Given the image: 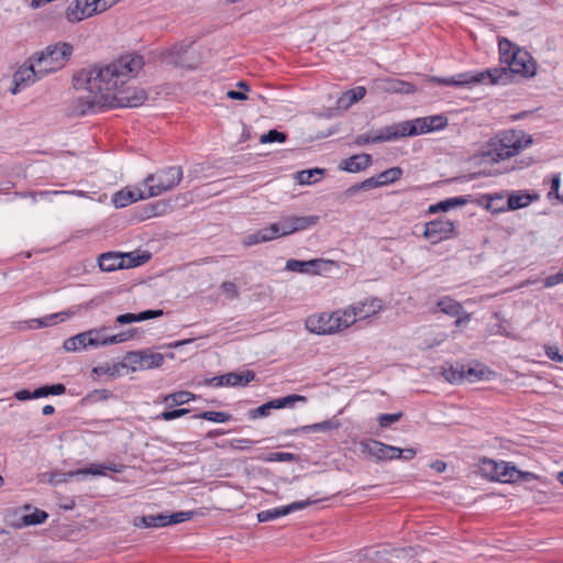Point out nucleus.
<instances>
[{"mask_svg":"<svg viewBox=\"0 0 563 563\" xmlns=\"http://www.w3.org/2000/svg\"><path fill=\"white\" fill-rule=\"evenodd\" d=\"M373 163L372 155L362 153L350 156L343 159L339 168L347 173H358L368 168Z\"/></svg>","mask_w":563,"mask_h":563,"instance_id":"obj_22","label":"nucleus"},{"mask_svg":"<svg viewBox=\"0 0 563 563\" xmlns=\"http://www.w3.org/2000/svg\"><path fill=\"white\" fill-rule=\"evenodd\" d=\"M195 418L217 422L224 423L231 419V415L223 411H202L199 415L195 416Z\"/></svg>","mask_w":563,"mask_h":563,"instance_id":"obj_40","label":"nucleus"},{"mask_svg":"<svg viewBox=\"0 0 563 563\" xmlns=\"http://www.w3.org/2000/svg\"><path fill=\"white\" fill-rule=\"evenodd\" d=\"M361 451L373 456L377 462H382L396 460L399 448L369 439L361 442Z\"/></svg>","mask_w":563,"mask_h":563,"instance_id":"obj_14","label":"nucleus"},{"mask_svg":"<svg viewBox=\"0 0 563 563\" xmlns=\"http://www.w3.org/2000/svg\"><path fill=\"white\" fill-rule=\"evenodd\" d=\"M395 141L391 125H387L379 131H368L365 134L357 135L354 139V144L357 146H364L371 143H382Z\"/></svg>","mask_w":563,"mask_h":563,"instance_id":"obj_21","label":"nucleus"},{"mask_svg":"<svg viewBox=\"0 0 563 563\" xmlns=\"http://www.w3.org/2000/svg\"><path fill=\"white\" fill-rule=\"evenodd\" d=\"M351 325V320L345 318L343 310H336L331 313H321L310 316L306 320V328L311 333L319 335L333 334Z\"/></svg>","mask_w":563,"mask_h":563,"instance_id":"obj_6","label":"nucleus"},{"mask_svg":"<svg viewBox=\"0 0 563 563\" xmlns=\"http://www.w3.org/2000/svg\"><path fill=\"white\" fill-rule=\"evenodd\" d=\"M518 47L512 45V43L506 38H503L499 41V54H500V60L501 63L507 64L511 59V54L515 53V51Z\"/></svg>","mask_w":563,"mask_h":563,"instance_id":"obj_44","label":"nucleus"},{"mask_svg":"<svg viewBox=\"0 0 563 563\" xmlns=\"http://www.w3.org/2000/svg\"><path fill=\"white\" fill-rule=\"evenodd\" d=\"M290 217L292 219L294 228H295L296 232L309 229V228L316 225L319 221L318 216H302V217L290 216Z\"/></svg>","mask_w":563,"mask_h":563,"instance_id":"obj_39","label":"nucleus"},{"mask_svg":"<svg viewBox=\"0 0 563 563\" xmlns=\"http://www.w3.org/2000/svg\"><path fill=\"white\" fill-rule=\"evenodd\" d=\"M287 139V135L284 132H279L275 129L269 130L267 133L263 134L260 139V142L263 144L266 143H284Z\"/></svg>","mask_w":563,"mask_h":563,"instance_id":"obj_46","label":"nucleus"},{"mask_svg":"<svg viewBox=\"0 0 563 563\" xmlns=\"http://www.w3.org/2000/svg\"><path fill=\"white\" fill-rule=\"evenodd\" d=\"M129 358L133 363H139L140 368L151 369L161 367L164 363L165 356L162 353L144 350L130 353Z\"/></svg>","mask_w":563,"mask_h":563,"instance_id":"obj_19","label":"nucleus"},{"mask_svg":"<svg viewBox=\"0 0 563 563\" xmlns=\"http://www.w3.org/2000/svg\"><path fill=\"white\" fill-rule=\"evenodd\" d=\"M320 499H306L300 501H294L286 506H280L272 509L262 510L257 514V520L260 522H268L276 520L280 517L287 516L294 511L302 510L310 505L318 503Z\"/></svg>","mask_w":563,"mask_h":563,"instance_id":"obj_16","label":"nucleus"},{"mask_svg":"<svg viewBox=\"0 0 563 563\" xmlns=\"http://www.w3.org/2000/svg\"><path fill=\"white\" fill-rule=\"evenodd\" d=\"M532 143V136L522 130H504L495 134L482 146L479 156L486 163L498 164L518 155L531 146Z\"/></svg>","mask_w":563,"mask_h":563,"instance_id":"obj_3","label":"nucleus"},{"mask_svg":"<svg viewBox=\"0 0 563 563\" xmlns=\"http://www.w3.org/2000/svg\"><path fill=\"white\" fill-rule=\"evenodd\" d=\"M424 118L427 119L426 121L429 133L441 131L448 125V118L443 114L429 115Z\"/></svg>","mask_w":563,"mask_h":563,"instance_id":"obj_42","label":"nucleus"},{"mask_svg":"<svg viewBox=\"0 0 563 563\" xmlns=\"http://www.w3.org/2000/svg\"><path fill=\"white\" fill-rule=\"evenodd\" d=\"M192 514L189 511H177L170 515H167V523L168 526L177 525L185 522L191 519Z\"/></svg>","mask_w":563,"mask_h":563,"instance_id":"obj_52","label":"nucleus"},{"mask_svg":"<svg viewBox=\"0 0 563 563\" xmlns=\"http://www.w3.org/2000/svg\"><path fill=\"white\" fill-rule=\"evenodd\" d=\"M294 460H296L295 454L289 452H272L266 457V461L268 462H291Z\"/></svg>","mask_w":563,"mask_h":563,"instance_id":"obj_54","label":"nucleus"},{"mask_svg":"<svg viewBox=\"0 0 563 563\" xmlns=\"http://www.w3.org/2000/svg\"><path fill=\"white\" fill-rule=\"evenodd\" d=\"M63 347L67 352H77L80 350H87L89 345L87 344V335L86 331L82 333H78L71 338H68L64 341Z\"/></svg>","mask_w":563,"mask_h":563,"instance_id":"obj_33","label":"nucleus"},{"mask_svg":"<svg viewBox=\"0 0 563 563\" xmlns=\"http://www.w3.org/2000/svg\"><path fill=\"white\" fill-rule=\"evenodd\" d=\"M71 314H73V312H70V311H63V312L47 314L45 317H46L48 324L53 325V324H57V323L64 321L66 318H68Z\"/></svg>","mask_w":563,"mask_h":563,"instance_id":"obj_55","label":"nucleus"},{"mask_svg":"<svg viewBox=\"0 0 563 563\" xmlns=\"http://www.w3.org/2000/svg\"><path fill=\"white\" fill-rule=\"evenodd\" d=\"M79 475L76 471H69V472H52L49 474L48 483L56 486L58 484L65 483L68 479Z\"/></svg>","mask_w":563,"mask_h":563,"instance_id":"obj_45","label":"nucleus"},{"mask_svg":"<svg viewBox=\"0 0 563 563\" xmlns=\"http://www.w3.org/2000/svg\"><path fill=\"white\" fill-rule=\"evenodd\" d=\"M167 64L184 68H195L196 62L192 58L190 45L176 44L162 55Z\"/></svg>","mask_w":563,"mask_h":563,"instance_id":"obj_15","label":"nucleus"},{"mask_svg":"<svg viewBox=\"0 0 563 563\" xmlns=\"http://www.w3.org/2000/svg\"><path fill=\"white\" fill-rule=\"evenodd\" d=\"M382 309V301L377 298H368L343 309L345 318L351 320V325L357 320L367 319Z\"/></svg>","mask_w":563,"mask_h":563,"instance_id":"obj_11","label":"nucleus"},{"mask_svg":"<svg viewBox=\"0 0 563 563\" xmlns=\"http://www.w3.org/2000/svg\"><path fill=\"white\" fill-rule=\"evenodd\" d=\"M442 375L446 382L451 384H460L465 380V368L462 365H451L443 368Z\"/></svg>","mask_w":563,"mask_h":563,"instance_id":"obj_35","label":"nucleus"},{"mask_svg":"<svg viewBox=\"0 0 563 563\" xmlns=\"http://www.w3.org/2000/svg\"><path fill=\"white\" fill-rule=\"evenodd\" d=\"M278 225V236H286L291 233H295L294 222L291 217L282 218L278 222H275Z\"/></svg>","mask_w":563,"mask_h":563,"instance_id":"obj_47","label":"nucleus"},{"mask_svg":"<svg viewBox=\"0 0 563 563\" xmlns=\"http://www.w3.org/2000/svg\"><path fill=\"white\" fill-rule=\"evenodd\" d=\"M561 283H563V272L547 276L543 280V285L547 288L554 287Z\"/></svg>","mask_w":563,"mask_h":563,"instance_id":"obj_57","label":"nucleus"},{"mask_svg":"<svg viewBox=\"0 0 563 563\" xmlns=\"http://www.w3.org/2000/svg\"><path fill=\"white\" fill-rule=\"evenodd\" d=\"M340 426H341V423H340L339 420L330 419V420H324L322 422H317V423H313V424L303 426V427L296 428V429H288V430H286L284 432V434L291 435V434H295L297 432H303V433H308V432H327V431H330V430L338 429V428H340Z\"/></svg>","mask_w":563,"mask_h":563,"instance_id":"obj_24","label":"nucleus"},{"mask_svg":"<svg viewBox=\"0 0 563 563\" xmlns=\"http://www.w3.org/2000/svg\"><path fill=\"white\" fill-rule=\"evenodd\" d=\"M258 243H262V240H260L258 231H256V232H254L252 234H249L243 240V244L245 246H252V245H255V244H258Z\"/></svg>","mask_w":563,"mask_h":563,"instance_id":"obj_64","label":"nucleus"},{"mask_svg":"<svg viewBox=\"0 0 563 563\" xmlns=\"http://www.w3.org/2000/svg\"><path fill=\"white\" fill-rule=\"evenodd\" d=\"M539 199V195L536 192H529L526 190H515L509 194L507 199V207L509 210H517L528 207L531 202Z\"/></svg>","mask_w":563,"mask_h":563,"instance_id":"obj_23","label":"nucleus"},{"mask_svg":"<svg viewBox=\"0 0 563 563\" xmlns=\"http://www.w3.org/2000/svg\"><path fill=\"white\" fill-rule=\"evenodd\" d=\"M437 307L441 312L452 318L457 314L464 313L463 306L455 299L448 296L438 300Z\"/></svg>","mask_w":563,"mask_h":563,"instance_id":"obj_30","label":"nucleus"},{"mask_svg":"<svg viewBox=\"0 0 563 563\" xmlns=\"http://www.w3.org/2000/svg\"><path fill=\"white\" fill-rule=\"evenodd\" d=\"M253 444V441L250 439H233L230 441V446L233 449H247Z\"/></svg>","mask_w":563,"mask_h":563,"instance_id":"obj_61","label":"nucleus"},{"mask_svg":"<svg viewBox=\"0 0 563 563\" xmlns=\"http://www.w3.org/2000/svg\"><path fill=\"white\" fill-rule=\"evenodd\" d=\"M547 356L555 362H562L563 355L559 352V350L555 346H549L545 350Z\"/></svg>","mask_w":563,"mask_h":563,"instance_id":"obj_63","label":"nucleus"},{"mask_svg":"<svg viewBox=\"0 0 563 563\" xmlns=\"http://www.w3.org/2000/svg\"><path fill=\"white\" fill-rule=\"evenodd\" d=\"M133 526L137 528H163L168 527L167 515L156 514L136 517L133 520Z\"/></svg>","mask_w":563,"mask_h":563,"instance_id":"obj_26","label":"nucleus"},{"mask_svg":"<svg viewBox=\"0 0 563 563\" xmlns=\"http://www.w3.org/2000/svg\"><path fill=\"white\" fill-rule=\"evenodd\" d=\"M148 255H134V253L108 252L98 257V265L103 272H114L117 269L136 267L145 263Z\"/></svg>","mask_w":563,"mask_h":563,"instance_id":"obj_7","label":"nucleus"},{"mask_svg":"<svg viewBox=\"0 0 563 563\" xmlns=\"http://www.w3.org/2000/svg\"><path fill=\"white\" fill-rule=\"evenodd\" d=\"M21 510L25 512L23 515V525H27V527L41 525L48 518L46 511L32 507L29 504L23 505Z\"/></svg>","mask_w":563,"mask_h":563,"instance_id":"obj_28","label":"nucleus"},{"mask_svg":"<svg viewBox=\"0 0 563 563\" xmlns=\"http://www.w3.org/2000/svg\"><path fill=\"white\" fill-rule=\"evenodd\" d=\"M377 187H382L377 176L376 177H371V178H367V179H365V180H363L361 183H357L355 185L350 186L344 191V196L346 198H352L356 194H358L360 191H368V190L377 188Z\"/></svg>","mask_w":563,"mask_h":563,"instance_id":"obj_31","label":"nucleus"},{"mask_svg":"<svg viewBox=\"0 0 563 563\" xmlns=\"http://www.w3.org/2000/svg\"><path fill=\"white\" fill-rule=\"evenodd\" d=\"M45 74L38 73L36 68V59L32 56L30 58V65H22L13 76V88L11 92L13 95L19 93L22 89L34 84L36 80L45 77Z\"/></svg>","mask_w":563,"mask_h":563,"instance_id":"obj_12","label":"nucleus"},{"mask_svg":"<svg viewBox=\"0 0 563 563\" xmlns=\"http://www.w3.org/2000/svg\"><path fill=\"white\" fill-rule=\"evenodd\" d=\"M183 169L179 166H169L147 175L144 186L148 197L159 196L175 188L183 179Z\"/></svg>","mask_w":563,"mask_h":563,"instance_id":"obj_5","label":"nucleus"},{"mask_svg":"<svg viewBox=\"0 0 563 563\" xmlns=\"http://www.w3.org/2000/svg\"><path fill=\"white\" fill-rule=\"evenodd\" d=\"M274 405L276 409H283V408H291L296 405V402H307V397L302 395H288L282 398L273 399Z\"/></svg>","mask_w":563,"mask_h":563,"instance_id":"obj_37","label":"nucleus"},{"mask_svg":"<svg viewBox=\"0 0 563 563\" xmlns=\"http://www.w3.org/2000/svg\"><path fill=\"white\" fill-rule=\"evenodd\" d=\"M99 13L102 11L98 0H74L65 11V19L69 23H79Z\"/></svg>","mask_w":563,"mask_h":563,"instance_id":"obj_9","label":"nucleus"},{"mask_svg":"<svg viewBox=\"0 0 563 563\" xmlns=\"http://www.w3.org/2000/svg\"><path fill=\"white\" fill-rule=\"evenodd\" d=\"M8 522L14 529H22L27 527V525H23V515L18 516V510H14L8 516Z\"/></svg>","mask_w":563,"mask_h":563,"instance_id":"obj_56","label":"nucleus"},{"mask_svg":"<svg viewBox=\"0 0 563 563\" xmlns=\"http://www.w3.org/2000/svg\"><path fill=\"white\" fill-rule=\"evenodd\" d=\"M144 57L125 54L104 66L82 69L75 78V87L84 89L73 103V114L87 115L113 108H136L147 95L140 88H124L144 67Z\"/></svg>","mask_w":563,"mask_h":563,"instance_id":"obj_1","label":"nucleus"},{"mask_svg":"<svg viewBox=\"0 0 563 563\" xmlns=\"http://www.w3.org/2000/svg\"><path fill=\"white\" fill-rule=\"evenodd\" d=\"M66 387L63 384L44 385L32 391L33 399L47 397L49 395L59 396L65 394Z\"/></svg>","mask_w":563,"mask_h":563,"instance_id":"obj_36","label":"nucleus"},{"mask_svg":"<svg viewBox=\"0 0 563 563\" xmlns=\"http://www.w3.org/2000/svg\"><path fill=\"white\" fill-rule=\"evenodd\" d=\"M335 262L324 258H314L309 261L288 260L285 269L299 274L320 275L331 271Z\"/></svg>","mask_w":563,"mask_h":563,"instance_id":"obj_10","label":"nucleus"},{"mask_svg":"<svg viewBox=\"0 0 563 563\" xmlns=\"http://www.w3.org/2000/svg\"><path fill=\"white\" fill-rule=\"evenodd\" d=\"M255 379V373L253 371H245L242 373L231 372L220 376H213L206 379L205 384L212 387H236L246 386L249 383Z\"/></svg>","mask_w":563,"mask_h":563,"instance_id":"obj_17","label":"nucleus"},{"mask_svg":"<svg viewBox=\"0 0 563 563\" xmlns=\"http://www.w3.org/2000/svg\"><path fill=\"white\" fill-rule=\"evenodd\" d=\"M481 470L485 476L501 483H514V474L517 473V468L509 462L487 457L482 460Z\"/></svg>","mask_w":563,"mask_h":563,"instance_id":"obj_8","label":"nucleus"},{"mask_svg":"<svg viewBox=\"0 0 563 563\" xmlns=\"http://www.w3.org/2000/svg\"><path fill=\"white\" fill-rule=\"evenodd\" d=\"M147 198L150 197L145 188L122 189L113 195L112 202L117 208H124L133 202Z\"/></svg>","mask_w":563,"mask_h":563,"instance_id":"obj_20","label":"nucleus"},{"mask_svg":"<svg viewBox=\"0 0 563 563\" xmlns=\"http://www.w3.org/2000/svg\"><path fill=\"white\" fill-rule=\"evenodd\" d=\"M427 119L424 117L391 124L395 140L405 136H416L429 133Z\"/></svg>","mask_w":563,"mask_h":563,"instance_id":"obj_18","label":"nucleus"},{"mask_svg":"<svg viewBox=\"0 0 563 563\" xmlns=\"http://www.w3.org/2000/svg\"><path fill=\"white\" fill-rule=\"evenodd\" d=\"M106 471H110L113 473H121L123 471V465L117 464V463L93 464L89 467L77 470V473L79 475L104 476Z\"/></svg>","mask_w":563,"mask_h":563,"instance_id":"obj_29","label":"nucleus"},{"mask_svg":"<svg viewBox=\"0 0 563 563\" xmlns=\"http://www.w3.org/2000/svg\"><path fill=\"white\" fill-rule=\"evenodd\" d=\"M508 68H489L484 71H464L451 77L433 76L430 82L441 86H452L456 88H471L477 84H507L512 74H519L525 77H533L537 74V63L533 57L525 49L517 48L511 54V59L507 63Z\"/></svg>","mask_w":563,"mask_h":563,"instance_id":"obj_2","label":"nucleus"},{"mask_svg":"<svg viewBox=\"0 0 563 563\" xmlns=\"http://www.w3.org/2000/svg\"><path fill=\"white\" fill-rule=\"evenodd\" d=\"M273 409H276L275 405H274V400H269V401L258 406L257 408L250 410L249 418L252 420H255L258 418L267 417L271 415V411Z\"/></svg>","mask_w":563,"mask_h":563,"instance_id":"obj_43","label":"nucleus"},{"mask_svg":"<svg viewBox=\"0 0 563 563\" xmlns=\"http://www.w3.org/2000/svg\"><path fill=\"white\" fill-rule=\"evenodd\" d=\"M467 202V199L465 197H453V198H449V199H445L443 201H440L435 205H431L429 207V212L430 213H435V212H439V211H449L455 207H460V206H464L465 203Z\"/></svg>","mask_w":563,"mask_h":563,"instance_id":"obj_32","label":"nucleus"},{"mask_svg":"<svg viewBox=\"0 0 563 563\" xmlns=\"http://www.w3.org/2000/svg\"><path fill=\"white\" fill-rule=\"evenodd\" d=\"M390 89L395 90V91H398V92H404V93H411L413 92L415 88L411 84H408V82H405V81H396L391 87Z\"/></svg>","mask_w":563,"mask_h":563,"instance_id":"obj_58","label":"nucleus"},{"mask_svg":"<svg viewBox=\"0 0 563 563\" xmlns=\"http://www.w3.org/2000/svg\"><path fill=\"white\" fill-rule=\"evenodd\" d=\"M106 328H97V329H90L88 331H86V335H87V344L89 345V347H92V349H97L99 346H103V332H104Z\"/></svg>","mask_w":563,"mask_h":563,"instance_id":"obj_41","label":"nucleus"},{"mask_svg":"<svg viewBox=\"0 0 563 563\" xmlns=\"http://www.w3.org/2000/svg\"><path fill=\"white\" fill-rule=\"evenodd\" d=\"M192 399H195L194 394H191L189 391L180 390V391L165 395L163 397V402L167 404L169 407H174V406H180V405L188 404Z\"/></svg>","mask_w":563,"mask_h":563,"instance_id":"obj_34","label":"nucleus"},{"mask_svg":"<svg viewBox=\"0 0 563 563\" xmlns=\"http://www.w3.org/2000/svg\"><path fill=\"white\" fill-rule=\"evenodd\" d=\"M164 314L163 310H145L140 313H124L119 314L115 319V321L120 324H129L132 322H141L148 319H154L162 317Z\"/></svg>","mask_w":563,"mask_h":563,"instance_id":"obj_27","label":"nucleus"},{"mask_svg":"<svg viewBox=\"0 0 563 563\" xmlns=\"http://www.w3.org/2000/svg\"><path fill=\"white\" fill-rule=\"evenodd\" d=\"M560 183H561L560 175H558V174L554 175L552 178L549 197H552L554 195L555 198L561 199V197L559 195Z\"/></svg>","mask_w":563,"mask_h":563,"instance_id":"obj_62","label":"nucleus"},{"mask_svg":"<svg viewBox=\"0 0 563 563\" xmlns=\"http://www.w3.org/2000/svg\"><path fill=\"white\" fill-rule=\"evenodd\" d=\"M401 417H402V412L401 411L394 412V413H380L377 417V421H378V424L382 428H388L391 424L398 422L401 419Z\"/></svg>","mask_w":563,"mask_h":563,"instance_id":"obj_49","label":"nucleus"},{"mask_svg":"<svg viewBox=\"0 0 563 563\" xmlns=\"http://www.w3.org/2000/svg\"><path fill=\"white\" fill-rule=\"evenodd\" d=\"M74 47L66 42H57L48 45L44 51L36 52L33 57L36 59L38 73L48 75L62 69L73 54Z\"/></svg>","mask_w":563,"mask_h":563,"instance_id":"obj_4","label":"nucleus"},{"mask_svg":"<svg viewBox=\"0 0 563 563\" xmlns=\"http://www.w3.org/2000/svg\"><path fill=\"white\" fill-rule=\"evenodd\" d=\"M278 232V225L272 223L271 225L258 230L260 240H262V243H264L277 239L279 238Z\"/></svg>","mask_w":563,"mask_h":563,"instance_id":"obj_50","label":"nucleus"},{"mask_svg":"<svg viewBox=\"0 0 563 563\" xmlns=\"http://www.w3.org/2000/svg\"><path fill=\"white\" fill-rule=\"evenodd\" d=\"M190 410L189 409H186V408H181V409H174V410H165L163 412H161L156 419H161V420H164V421H170V420H174V419H177V418H180L187 413H189Z\"/></svg>","mask_w":563,"mask_h":563,"instance_id":"obj_51","label":"nucleus"},{"mask_svg":"<svg viewBox=\"0 0 563 563\" xmlns=\"http://www.w3.org/2000/svg\"><path fill=\"white\" fill-rule=\"evenodd\" d=\"M366 95V89L362 86L355 87L342 93L336 100V108L347 110L354 103L360 101Z\"/></svg>","mask_w":563,"mask_h":563,"instance_id":"obj_25","label":"nucleus"},{"mask_svg":"<svg viewBox=\"0 0 563 563\" xmlns=\"http://www.w3.org/2000/svg\"><path fill=\"white\" fill-rule=\"evenodd\" d=\"M455 225L446 218L432 220L426 223L423 236L435 244L454 235Z\"/></svg>","mask_w":563,"mask_h":563,"instance_id":"obj_13","label":"nucleus"},{"mask_svg":"<svg viewBox=\"0 0 563 563\" xmlns=\"http://www.w3.org/2000/svg\"><path fill=\"white\" fill-rule=\"evenodd\" d=\"M401 176L402 169L396 166L382 172L377 175V178L383 187L397 181Z\"/></svg>","mask_w":563,"mask_h":563,"instance_id":"obj_38","label":"nucleus"},{"mask_svg":"<svg viewBox=\"0 0 563 563\" xmlns=\"http://www.w3.org/2000/svg\"><path fill=\"white\" fill-rule=\"evenodd\" d=\"M416 455H417V450H415L412 448H407V449L399 448V452H397V459L402 460V461H410Z\"/></svg>","mask_w":563,"mask_h":563,"instance_id":"obj_59","label":"nucleus"},{"mask_svg":"<svg viewBox=\"0 0 563 563\" xmlns=\"http://www.w3.org/2000/svg\"><path fill=\"white\" fill-rule=\"evenodd\" d=\"M220 287L228 299L234 300L239 298V290L234 283L223 282Z\"/></svg>","mask_w":563,"mask_h":563,"instance_id":"obj_53","label":"nucleus"},{"mask_svg":"<svg viewBox=\"0 0 563 563\" xmlns=\"http://www.w3.org/2000/svg\"><path fill=\"white\" fill-rule=\"evenodd\" d=\"M323 169L320 168H313V169H306L298 173V181L302 185H310L316 181L313 178L316 175H322Z\"/></svg>","mask_w":563,"mask_h":563,"instance_id":"obj_48","label":"nucleus"},{"mask_svg":"<svg viewBox=\"0 0 563 563\" xmlns=\"http://www.w3.org/2000/svg\"><path fill=\"white\" fill-rule=\"evenodd\" d=\"M514 483L516 482H530L537 478L536 474L531 472H522L517 470V473L514 474Z\"/></svg>","mask_w":563,"mask_h":563,"instance_id":"obj_60","label":"nucleus"}]
</instances>
